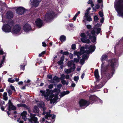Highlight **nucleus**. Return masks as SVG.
Here are the masks:
<instances>
[{
    "instance_id": "nucleus-1",
    "label": "nucleus",
    "mask_w": 123,
    "mask_h": 123,
    "mask_svg": "<svg viewBox=\"0 0 123 123\" xmlns=\"http://www.w3.org/2000/svg\"><path fill=\"white\" fill-rule=\"evenodd\" d=\"M108 56L106 54H103L101 57V60L102 62L101 66V69L105 72L110 73L113 75L115 71V68L119 65L118 60L116 58L110 59L107 61V63L104 65L105 62L103 61L107 60Z\"/></svg>"
},
{
    "instance_id": "nucleus-2",
    "label": "nucleus",
    "mask_w": 123,
    "mask_h": 123,
    "mask_svg": "<svg viewBox=\"0 0 123 123\" xmlns=\"http://www.w3.org/2000/svg\"><path fill=\"white\" fill-rule=\"evenodd\" d=\"M45 93L44 90L40 91V92L42 93L41 95L42 96H44L45 98L48 97L49 95L52 94L54 92L55 93L59 94L61 92L60 89L56 88H55L53 90L51 89L50 90L49 89H47Z\"/></svg>"
},
{
    "instance_id": "nucleus-3",
    "label": "nucleus",
    "mask_w": 123,
    "mask_h": 123,
    "mask_svg": "<svg viewBox=\"0 0 123 123\" xmlns=\"http://www.w3.org/2000/svg\"><path fill=\"white\" fill-rule=\"evenodd\" d=\"M115 7L119 15L123 16V0H119L115 6Z\"/></svg>"
},
{
    "instance_id": "nucleus-4",
    "label": "nucleus",
    "mask_w": 123,
    "mask_h": 123,
    "mask_svg": "<svg viewBox=\"0 0 123 123\" xmlns=\"http://www.w3.org/2000/svg\"><path fill=\"white\" fill-rule=\"evenodd\" d=\"M114 50L115 54L116 55H117V50L119 51L121 53L123 52V37L116 43L114 47Z\"/></svg>"
},
{
    "instance_id": "nucleus-5",
    "label": "nucleus",
    "mask_w": 123,
    "mask_h": 123,
    "mask_svg": "<svg viewBox=\"0 0 123 123\" xmlns=\"http://www.w3.org/2000/svg\"><path fill=\"white\" fill-rule=\"evenodd\" d=\"M55 14L54 12L52 11H47L45 15L44 21L47 22H50L54 18Z\"/></svg>"
},
{
    "instance_id": "nucleus-6",
    "label": "nucleus",
    "mask_w": 123,
    "mask_h": 123,
    "mask_svg": "<svg viewBox=\"0 0 123 123\" xmlns=\"http://www.w3.org/2000/svg\"><path fill=\"white\" fill-rule=\"evenodd\" d=\"M80 36L81 37L80 38L81 41L83 43H87L89 44L91 43L90 40L89 39H87V36L84 33H82Z\"/></svg>"
},
{
    "instance_id": "nucleus-7",
    "label": "nucleus",
    "mask_w": 123,
    "mask_h": 123,
    "mask_svg": "<svg viewBox=\"0 0 123 123\" xmlns=\"http://www.w3.org/2000/svg\"><path fill=\"white\" fill-rule=\"evenodd\" d=\"M90 104L89 101L83 99L80 100L79 102V104L80 107H86L89 105Z\"/></svg>"
},
{
    "instance_id": "nucleus-8",
    "label": "nucleus",
    "mask_w": 123,
    "mask_h": 123,
    "mask_svg": "<svg viewBox=\"0 0 123 123\" xmlns=\"http://www.w3.org/2000/svg\"><path fill=\"white\" fill-rule=\"evenodd\" d=\"M2 29L4 32H11V27L8 24H5L2 26Z\"/></svg>"
},
{
    "instance_id": "nucleus-9",
    "label": "nucleus",
    "mask_w": 123,
    "mask_h": 123,
    "mask_svg": "<svg viewBox=\"0 0 123 123\" xmlns=\"http://www.w3.org/2000/svg\"><path fill=\"white\" fill-rule=\"evenodd\" d=\"M26 11V9L22 7H19L16 10V12L18 14L22 15Z\"/></svg>"
},
{
    "instance_id": "nucleus-10",
    "label": "nucleus",
    "mask_w": 123,
    "mask_h": 123,
    "mask_svg": "<svg viewBox=\"0 0 123 123\" xmlns=\"http://www.w3.org/2000/svg\"><path fill=\"white\" fill-rule=\"evenodd\" d=\"M21 29V27L19 25H16L13 27L12 30V33L14 34H17L19 32Z\"/></svg>"
},
{
    "instance_id": "nucleus-11",
    "label": "nucleus",
    "mask_w": 123,
    "mask_h": 123,
    "mask_svg": "<svg viewBox=\"0 0 123 123\" xmlns=\"http://www.w3.org/2000/svg\"><path fill=\"white\" fill-rule=\"evenodd\" d=\"M98 98L94 95H90L89 97V101L90 103L92 104L94 102L97 101L98 99Z\"/></svg>"
},
{
    "instance_id": "nucleus-12",
    "label": "nucleus",
    "mask_w": 123,
    "mask_h": 123,
    "mask_svg": "<svg viewBox=\"0 0 123 123\" xmlns=\"http://www.w3.org/2000/svg\"><path fill=\"white\" fill-rule=\"evenodd\" d=\"M94 75L96 79V81L95 82V84H97L98 82L99 81V76L98 74V69H96L94 72Z\"/></svg>"
},
{
    "instance_id": "nucleus-13",
    "label": "nucleus",
    "mask_w": 123,
    "mask_h": 123,
    "mask_svg": "<svg viewBox=\"0 0 123 123\" xmlns=\"http://www.w3.org/2000/svg\"><path fill=\"white\" fill-rule=\"evenodd\" d=\"M35 23L36 26L40 28L42 26L43 22V21L41 19L38 18L36 20Z\"/></svg>"
},
{
    "instance_id": "nucleus-14",
    "label": "nucleus",
    "mask_w": 123,
    "mask_h": 123,
    "mask_svg": "<svg viewBox=\"0 0 123 123\" xmlns=\"http://www.w3.org/2000/svg\"><path fill=\"white\" fill-rule=\"evenodd\" d=\"M23 29L25 31L27 32L31 30V28L30 25L26 23L23 26Z\"/></svg>"
},
{
    "instance_id": "nucleus-15",
    "label": "nucleus",
    "mask_w": 123,
    "mask_h": 123,
    "mask_svg": "<svg viewBox=\"0 0 123 123\" xmlns=\"http://www.w3.org/2000/svg\"><path fill=\"white\" fill-rule=\"evenodd\" d=\"M6 18L9 19L13 18L14 15L13 12L12 11H8L6 13Z\"/></svg>"
},
{
    "instance_id": "nucleus-16",
    "label": "nucleus",
    "mask_w": 123,
    "mask_h": 123,
    "mask_svg": "<svg viewBox=\"0 0 123 123\" xmlns=\"http://www.w3.org/2000/svg\"><path fill=\"white\" fill-rule=\"evenodd\" d=\"M17 106L18 107H23L24 108L27 109L28 111L30 112L31 111V109L30 107L29 106L26 105L25 104L20 103L18 104L17 105Z\"/></svg>"
},
{
    "instance_id": "nucleus-17",
    "label": "nucleus",
    "mask_w": 123,
    "mask_h": 123,
    "mask_svg": "<svg viewBox=\"0 0 123 123\" xmlns=\"http://www.w3.org/2000/svg\"><path fill=\"white\" fill-rule=\"evenodd\" d=\"M75 68L76 66L74 64H73L72 67H71L69 69H67L65 72L67 74H69L72 72V70H73V71H74Z\"/></svg>"
},
{
    "instance_id": "nucleus-18",
    "label": "nucleus",
    "mask_w": 123,
    "mask_h": 123,
    "mask_svg": "<svg viewBox=\"0 0 123 123\" xmlns=\"http://www.w3.org/2000/svg\"><path fill=\"white\" fill-rule=\"evenodd\" d=\"M8 107L12 109V110H15L16 109V107L13 105L12 103L11 102V101L9 100L8 102Z\"/></svg>"
},
{
    "instance_id": "nucleus-19",
    "label": "nucleus",
    "mask_w": 123,
    "mask_h": 123,
    "mask_svg": "<svg viewBox=\"0 0 123 123\" xmlns=\"http://www.w3.org/2000/svg\"><path fill=\"white\" fill-rule=\"evenodd\" d=\"M39 0H31V4L35 7H37L38 5L39 2Z\"/></svg>"
},
{
    "instance_id": "nucleus-20",
    "label": "nucleus",
    "mask_w": 123,
    "mask_h": 123,
    "mask_svg": "<svg viewBox=\"0 0 123 123\" xmlns=\"http://www.w3.org/2000/svg\"><path fill=\"white\" fill-rule=\"evenodd\" d=\"M28 120L30 123H39L37 121V117L31 118L30 119H29Z\"/></svg>"
},
{
    "instance_id": "nucleus-21",
    "label": "nucleus",
    "mask_w": 123,
    "mask_h": 123,
    "mask_svg": "<svg viewBox=\"0 0 123 123\" xmlns=\"http://www.w3.org/2000/svg\"><path fill=\"white\" fill-rule=\"evenodd\" d=\"M39 109L38 106L36 105L33 108V111L35 113H38L39 112Z\"/></svg>"
},
{
    "instance_id": "nucleus-22",
    "label": "nucleus",
    "mask_w": 123,
    "mask_h": 123,
    "mask_svg": "<svg viewBox=\"0 0 123 123\" xmlns=\"http://www.w3.org/2000/svg\"><path fill=\"white\" fill-rule=\"evenodd\" d=\"M65 56H62L61 58V59L59 61H58L57 62V63L59 65H63V61L65 58Z\"/></svg>"
},
{
    "instance_id": "nucleus-23",
    "label": "nucleus",
    "mask_w": 123,
    "mask_h": 123,
    "mask_svg": "<svg viewBox=\"0 0 123 123\" xmlns=\"http://www.w3.org/2000/svg\"><path fill=\"white\" fill-rule=\"evenodd\" d=\"M95 49V48H93L91 49H89V50H86L85 51L84 53H86L88 54H89L91 52L92 53L94 51Z\"/></svg>"
},
{
    "instance_id": "nucleus-24",
    "label": "nucleus",
    "mask_w": 123,
    "mask_h": 123,
    "mask_svg": "<svg viewBox=\"0 0 123 123\" xmlns=\"http://www.w3.org/2000/svg\"><path fill=\"white\" fill-rule=\"evenodd\" d=\"M60 40L61 42H65L66 40V37L65 36L62 35L60 37Z\"/></svg>"
},
{
    "instance_id": "nucleus-25",
    "label": "nucleus",
    "mask_w": 123,
    "mask_h": 123,
    "mask_svg": "<svg viewBox=\"0 0 123 123\" xmlns=\"http://www.w3.org/2000/svg\"><path fill=\"white\" fill-rule=\"evenodd\" d=\"M14 22L12 20H8L7 21V24L10 26L11 27L13 26L14 25Z\"/></svg>"
},
{
    "instance_id": "nucleus-26",
    "label": "nucleus",
    "mask_w": 123,
    "mask_h": 123,
    "mask_svg": "<svg viewBox=\"0 0 123 123\" xmlns=\"http://www.w3.org/2000/svg\"><path fill=\"white\" fill-rule=\"evenodd\" d=\"M89 39L93 43L95 42L96 40V37L95 36H92L91 38Z\"/></svg>"
},
{
    "instance_id": "nucleus-27",
    "label": "nucleus",
    "mask_w": 123,
    "mask_h": 123,
    "mask_svg": "<svg viewBox=\"0 0 123 123\" xmlns=\"http://www.w3.org/2000/svg\"><path fill=\"white\" fill-rule=\"evenodd\" d=\"M85 49H90L92 48H95V46H93L92 45H90L89 47V45H85V47H84Z\"/></svg>"
},
{
    "instance_id": "nucleus-28",
    "label": "nucleus",
    "mask_w": 123,
    "mask_h": 123,
    "mask_svg": "<svg viewBox=\"0 0 123 123\" xmlns=\"http://www.w3.org/2000/svg\"><path fill=\"white\" fill-rule=\"evenodd\" d=\"M103 86V85L102 84L98 85H96L94 86V88L96 89H99L101 88Z\"/></svg>"
},
{
    "instance_id": "nucleus-29",
    "label": "nucleus",
    "mask_w": 123,
    "mask_h": 123,
    "mask_svg": "<svg viewBox=\"0 0 123 123\" xmlns=\"http://www.w3.org/2000/svg\"><path fill=\"white\" fill-rule=\"evenodd\" d=\"M60 78L56 76H55L53 78V80L57 82L60 81Z\"/></svg>"
},
{
    "instance_id": "nucleus-30",
    "label": "nucleus",
    "mask_w": 123,
    "mask_h": 123,
    "mask_svg": "<svg viewBox=\"0 0 123 123\" xmlns=\"http://www.w3.org/2000/svg\"><path fill=\"white\" fill-rule=\"evenodd\" d=\"M85 20L86 21L89 22L92 21V20L90 15L86 17Z\"/></svg>"
},
{
    "instance_id": "nucleus-31",
    "label": "nucleus",
    "mask_w": 123,
    "mask_h": 123,
    "mask_svg": "<svg viewBox=\"0 0 123 123\" xmlns=\"http://www.w3.org/2000/svg\"><path fill=\"white\" fill-rule=\"evenodd\" d=\"M73 62V64H74L75 65V64L74 63V62L77 63L79 62V59H78L77 58H74L73 60H72Z\"/></svg>"
},
{
    "instance_id": "nucleus-32",
    "label": "nucleus",
    "mask_w": 123,
    "mask_h": 123,
    "mask_svg": "<svg viewBox=\"0 0 123 123\" xmlns=\"http://www.w3.org/2000/svg\"><path fill=\"white\" fill-rule=\"evenodd\" d=\"M73 62L72 60L68 61L67 63L68 66L69 67H71L72 65H73Z\"/></svg>"
},
{
    "instance_id": "nucleus-33",
    "label": "nucleus",
    "mask_w": 123,
    "mask_h": 123,
    "mask_svg": "<svg viewBox=\"0 0 123 123\" xmlns=\"http://www.w3.org/2000/svg\"><path fill=\"white\" fill-rule=\"evenodd\" d=\"M94 19L95 22H97L99 18L97 16L95 15L94 16Z\"/></svg>"
},
{
    "instance_id": "nucleus-34",
    "label": "nucleus",
    "mask_w": 123,
    "mask_h": 123,
    "mask_svg": "<svg viewBox=\"0 0 123 123\" xmlns=\"http://www.w3.org/2000/svg\"><path fill=\"white\" fill-rule=\"evenodd\" d=\"M65 93V91H64L62 92H61L59 96L61 97H62L66 95V94Z\"/></svg>"
},
{
    "instance_id": "nucleus-35",
    "label": "nucleus",
    "mask_w": 123,
    "mask_h": 123,
    "mask_svg": "<svg viewBox=\"0 0 123 123\" xmlns=\"http://www.w3.org/2000/svg\"><path fill=\"white\" fill-rule=\"evenodd\" d=\"M85 49V48L83 46L81 47L80 49V51L82 53H84V52H85V50H84V49Z\"/></svg>"
},
{
    "instance_id": "nucleus-36",
    "label": "nucleus",
    "mask_w": 123,
    "mask_h": 123,
    "mask_svg": "<svg viewBox=\"0 0 123 123\" xmlns=\"http://www.w3.org/2000/svg\"><path fill=\"white\" fill-rule=\"evenodd\" d=\"M7 92L8 94V95L9 96H10L11 95H12V91L10 89H9L7 90Z\"/></svg>"
},
{
    "instance_id": "nucleus-37",
    "label": "nucleus",
    "mask_w": 123,
    "mask_h": 123,
    "mask_svg": "<svg viewBox=\"0 0 123 123\" xmlns=\"http://www.w3.org/2000/svg\"><path fill=\"white\" fill-rule=\"evenodd\" d=\"M96 29V33L98 34L100 33L101 29L100 28H98Z\"/></svg>"
},
{
    "instance_id": "nucleus-38",
    "label": "nucleus",
    "mask_w": 123,
    "mask_h": 123,
    "mask_svg": "<svg viewBox=\"0 0 123 123\" xmlns=\"http://www.w3.org/2000/svg\"><path fill=\"white\" fill-rule=\"evenodd\" d=\"M50 95H51L50 96L49 95V98H48V97H47V98H46V99H49L50 100L52 99V98H53L54 97L53 94H50Z\"/></svg>"
},
{
    "instance_id": "nucleus-39",
    "label": "nucleus",
    "mask_w": 123,
    "mask_h": 123,
    "mask_svg": "<svg viewBox=\"0 0 123 123\" xmlns=\"http://www.w3.org/2000/svg\"><path fill=\"white\" fill-rule=\"evenodd\" d=\"M56 101L57 100L55 99L54 98L53 99L50 100V103L51 104H52V103L54 104L56 102Z\"/></svg>"
},
{
    "instance_id": "nucleus-40",
    "label": "nucleus",
    "mask_w": 123,
    "mask_h": 123,
    "mask_svg": "<svg viewBox=\"0 0 123 123\" xmlns=\"http://www.w3.org/2000/svg\"><path fill=\"white\" fill-rule=\"evenodd\" d=\"M8 81L9 82L13 83L15 82V80L13 79H12L11 78H9L8 79Z\"/></svg>"
},
{
    "instance_id": "nucleus-41",
    "label": "nucleus",
    "mask_w": 123,
    "mask_h": 123,
    "mask_svg": "<svg viewBox=\"0 0 123 123\" xmlns=\"http://www.w3.org/2000/svg\"><path fill=\"white\" fill-rule=\"evenodd\" d=\"M65 78V76L64 74H62L61 76V77L60 78V79L61 80H63Z\"/></svg>"
},
{
    "instance_id": "nucleus-42",
    "label": "nucleus",
    "mask_w": 123,
    "mask_h": 123,
    "mask_svg": "<svg viewBox=\"0 0 123 123\" xmlns=\"http://www.w3.org/2000/svg\"><path fill=\"white\" fill-rule=\"evenodd\" d=\"M98 14L102 18L104 16L103 13L102 12L99 11L98 12Z\"/></svg>"
},
{
    "instance_id": "nucleus-43",
    "label": "nucleus",
    "mask_w": 123,
    "mask_h": 123,
    "mask_svg": "<svg viewBox=\"0 0 123 123\" xmlns=\"http://www.w3.org/2000/svg\"><path fill=\"white\" fill-rule=\"evenodd\" d=\"M25 65H20V67L21 69L23 70L24 71L25 69Z\"/></svg>"
},
{
    "instance_id": "nucleus-44",
    "label": "nucleus",
    "mask_w": 123,
    "mask_h": 123,
    "mask_svg": "<svg viewBox=\"0 0 123 123\" xmlns=\"http://www.w3.org/2000/svg\"><path fill=\"white\" fill-rule=\"evenodd\" d=\"M85 61V60L83 59H81L80 61V63L81 65H83Z\"/></svg>"
},
{
    "instance_id": "nucleus-45",
    "label": "nucleus",
    "mask_w": 123,
    "mask_h": 123,
    "mask_svg": "<svg viewBox=\"0 0 123 123\" xmlns=\"http://www.w3.org/2000/svg\"><path fill=\"white\" fill-rule=\"evenodd\" d=\"M45 106L44 102H43L42 103H40L39 104V106L40 107L42 108Z\"/></svg>"
},
{
    "instance_id": "nucleus-46",
    "label": "nucleus",
    "mask_w": 123,
    "mask_h": 123,
    "mask_svg": "<svg viewBox=\"0 0 123 123\" xmlns=\"http://www.w3.org/2000/svg\"><path fill=\"white\" fill-rule=\"evenodd\" d=\"M69 54V53L68 51H64L63 53V55L62 56H64L65 55H68Z\"/></svg>"
},
{
    "instance_id": "nucleus-47",
    "label": "nucleus",
    "mask_w": 123,
    "mask_h": 123,
    "mask_svg": "<svg viewBox=\"0 0 123 123\" xmlns=\"http://www.w3.org/2000/svg\"><path fill=\"white\" fill-rule=\"evenodd\" d=\"M72 49L74 50H75L76 49V46L75 44H72L71 46Z\"/></svg>"
},
{
    "instance_id": "nucleus-48",
    "label": "nucleus",
    "mask_w": 123,
    "mask_h": 123,
    "mask_svg": "<svg viewBox=\"0 0 123 123\" xmlns=\"http://www.w3.org/2000/svg\"><path fill=\"white\" fill-rule=\"evenodd\" d=\"M86 33L87 36H89V38H90L92 36L91 34L89 33V31H87L86 32Z\"/></svg>"
},
{
    "instance_id": "nucleus-49",
    "label": "nucleus",
    "mask_w": 123,
    "mask_h": 123,
    "mask_svg": "<svg viewBox=\"0 0 123 123\" xmlns=\"http://www.w3.org/2000/svg\"><path fill=\"white\" fill-rule=\"evenodd\" d=\"M27 114V113L26 111H24L21 114V116H26Z\"/></svg>"
},
{
    "instance_id": "nucleus-50",
    "label": "nucleus",
    "mask_w": 123,
    "mask_h": 123,
    "mask_svg": "<svg viewBox=\"0 0 123 123\" xmlns=\"http://www.w3.org/2000/svg\"><path fill=\"white\" fill-rule=\"evenodd\" d=\"M10 87L12 90L14 92H16V90L15 89L14 87L12 85H10Z\"/></svg>"
},
{
    "instance_id": "nucleus-51",
    "label": "nucleus",
    "mask_w": 123,
    "mask_h": 123,
    "mask_svg": "<svg viewBox=\"0 0 123 123\" xmlns=\"http://www.w3.org/2000/svg\"><path fill=\"white\" fill-rule=\"evenodd\" d=\"M79 77L78 76H75L74 77V80L75 81H78L79 79Z\"/></svg>"
},
{
    "instance_id": "nucleus-52",
    "label": "nucleus",
    "mask_w": 123,
    "mask_h": 123,
    "mask_svg": "<svg viewBox=\"0 0 123 123\" xmlns=\"http://www.w3.org/2000/svg\"><path fill=\"white\" fill-rule=\"evenodd\" d=\"M46 53V51H43L42 53L39 54V57L42 56L44 54Z\"/></svg>"
},
{
    "instance_id": "nucleus-53",
    "label": "nucleus",
    "mask_w": 123,
    "mask_h": 123,
    "mask_svg": "<svg viewBox=\"0 0 123 123\" xmlns=\"http://www.w3.org/2000/svg\"><path fill=\"white\" fill-rule=\"evenodd\" d=\"M82 57L83 59L85 60V59H86L87 57V55H84L82 56Z\"/></svg>"
},
{
    "instance_id": "nucleus-54",
    "label": "nucleus",
    "mask_w": 123,
    "mask_h": 123,
    "mask_svg": "<svg viewBox=\"0 0 123 123\" xmlns=\"http://www.w3.org/2000/svg\"><path fill=\"white\" fill-rule=\"evenodd\" d=\"M5 102L4 101L1 100H0V105L1 106L2 105H5Z\"/></svg>"
},
{
    "instance_id": "nucleus-55",
    "label": "nucleus",
    "mask_w": 123,
    "mask_h": 123,
    "mask_svg": "<svg viewBox=\"0 0 123 123\" xmlns=\"http://www.w3.org/2000/svg\"><path fill=\"white\" fill-rule=\"evenodd\" d=\"M95 31L94 30L91 31V33L93 35L92 36H95Z\"/></svg>"
},
{
    "instance_id": "nucleus-56",
    "label": "nucleus",
    "mask_w": 123,
    "mask_h": 123,
    "mask_svg": "<svg viewBox=\"0 0 123 123\" xmlns=\"http://www.w3.org/2000/svg\"><path fill=\"white\" fill-rule=\"evenodd\" d=\"M31 115V118H35V117H35V116H36V115L35 114H33L32 113H31L30 114Z\"/></svg>"
},
{
    "instance_id": "nucleus-57",
    "label": "nucleus",
    "mask_w": 123,
    "mask_h": 123,
    "mask_svg": "<svg viewBox=\"0 0 123 123\" xmlns=\"http://www.w3.org/2000/svg\"><path fill=\"white\" fill-rule=\"evenodd\" d=\"M89 12H86V13L85 14V15L84 16V17H87L88 16H90V15H89Z\"/></svg>"
},
{
    "instance_id": "nucleus-58",
    "label": "nucleus",
    "mask_w": 123,
    "mask_h": 123,
    "mask_svg": "<svg viewBox=\"0 0 123 123\" xmlns=\"http://www.w3.org/2000/svg\"><path fill=\"white\" fill-rule=\"evenodd\" d=\"M47 78L49 79H51L52 78V76L51 74H48L47 75Z\"/></svg>"
},
{
    "instance_id": "nucleus-59",
    "label": "nucleus",
    "mask_w": 123,
    "mask_h": 123,
    "mask_svg": "<svg viewBox=\"0 0 123 123\" xmlns=\"http://www.w3.org/2000/svg\"><path fill=\"white\" fill-rule=\"evenodd\" d=\"M20 118H18L17 121L19 123H24V121H19Z\"/></svg>"
},
{
    "instance_id": "nucleus-60",
    "label": "nucleus",
    "mask_w": 123,
    "mask_h": 123,
    "mask_svg": "<svg viewBox=\"0 0 123 123\" xmlns=\"http://www.w3.org/2000/svg\"><path fill=\"white\" fill-rule=\"evenodd\" d=\"M69 57L70 59H72L73 58V54L71 53H70V54L69 55Z\"/></svg>"
},
{
    "instance_id": "nucleus-61",
    "label": "nucleus",
    "mask_w": 123,
    "mask_h": 123,
    "mask_svg": "<svg viewBox=\"0 0 123 123\" xmlns=\"http://www.w3.org/2000/svg\"><path fill=\"white\" fill-rule=\"evenodd\" d=\"M53 85L52 84H51L49 85L48 86V87L49 88V89H51L53 88Z\"/></svg>"
},
{
    "instance_id": "nucleus-62",
    "label": "nucleus",
    "mask_w": 123,
    "mask_h": 123,
    "mask_svg": "<svg viewBox=\"0 0 123 123\" xmlns=\"http://www.w3.org/2000/svg\"><path fill=\"white\" fill-rule=\"evenodd\" d=\"M61 83L62 84L64 85L66 84V81L64 80H61Z\"/></svg>"
},
{
    "instance_id": "nucleus-63",
    "label": "nucleus",
    "mask_w": 123,
    "mask_h": 123,
    "mask_svg": "<svg viewBox=\"0 0 123 123\" xmlns=\"http://www.w3.org/2000/svg\"><path fill=\"white\" fill-rule=\"evenodd\" d=\"M62 86V85L61 84H59L57 85V87L58 88V89L61 88Z\"/></svg>"
},
{
    "instance_id": "nucleus-64",
    "label": "nucleus",
    "mask_w": 123,
    "mask_h": 123,
    "mask_svg": "<svg viewBox=\"0 0 123 123\" xmlns=\"http://www.w3.org/2000/svg\"><path fill=\"white\" fill-rule=\"evenodd\" d=\"M86 26L87 28L88 29H91L92 28V26L90 25H87Z\"/></svg>"
}]
</instances>
